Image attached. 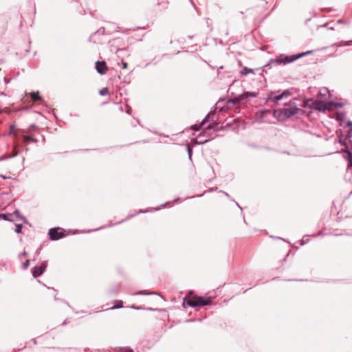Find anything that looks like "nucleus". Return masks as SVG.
<instances>
[{
	"instance_id": "nucleus-40",
	"label": "nucleus",
	"mask_w": 352,
	"mask_h": 352,
	"mask_svg": "<svg viewBox=\"0 0 352 352\" xmlns=\"http://www.w3.org/2000/svg\"><path fill=\"white\" fill-rule=\"evenodd\" d=\"M1 218H2L4 220L7 219L6 215L5 214H1Z\"/></svg>"
},
{
	"instance_id": "nucleus-60",
	"label": "nucleus",
	"mask_w": 352,
	"mask_h": 352,
	"mask_svg": "<svg viewBox=\"0 0 352 352\" xmlns=\"http://www.w3.org/2000/svg\"><path fill=\"white\" fill-rule=\"evenodd\" d=\"M304 244H305V242L303 241H302L301 245H304Z\"/></svg>"
},
{
	"instance_id": "nucleus-56",
	"label": "nucleus",
	"mask_w": 352,
	"mask_h": 352,
	"mask_svg": "<svg viewBox=\"0 0 352 352\" xmlns=\"http://www.w3.org/2000/svg\"><path fill=\"white\" fill-rule=\"evenodd\" d=\"M215 189H217V187H215V188H211V190H215Z\"/></svg>"
},
{
	"instance_id": "nucleus-6",
	"label": "nucleus",
	"mask_w": 352,
	"mask_h": 352,
	"mask_svg": "<svg viewBox=\"0 0 352 352\" xmlns=\"http://www.w3.org/2000/svg\"><path fill=\"white\" fill-rule=\"evenodd\" d=\"M312 109L318 110L319 111L324 112L327 111V107L325 106V102L322 100H314L313 102Z\"/></svg>"
},
{
	"instance_id": "nucleus-9",
	"label": "nucleus",
	"mask_w": 352,
	"mask_h": 352,
	"mask_svg": "<svg viewBox=\"0 0 352 352\" xmlns=\"http://www.w3.org/2000/svg\"><path fill=\"white\" fill-rule=\"evenodd\" d=\"M314 101V100L311 99V98L304 100L302 102V107H305V108H309L310 109H312V106L314 105L313 104Z\"/></svg>"
},
{
	"instance_id": "nucleus-52",
	"label": "nucleus",
	"mask_w": 352,
	"mask_h": 352,
	"mask_svg": "<svg viewBox=\"0 0 352 352\" xmlns=\"http://www.w3.org/2000/svg\"><path fill=\"white\" fill-rule=\"evenodd\" d=\"M0 177H3V179H6V177H5V176H4V175H0Z\"/></svg>"
},
{
	"instance_id": "nucleus-36",
	"label": "nucleus",
	"mask_w": 352,
	"mask_h": 352,
	"mask_svg": "<svg viewBox=\"0 0 352 352\" xmlns=\"http://www.w3.org/2000/svg\"><path fill=\"white\" fill-rule=\"evenodd\" d=\"M36 128V125L34 124H31L29 127H28V131H32L34 130H35V129Z\"/></svg>"
},
{
	"instance_id": "nucleus-20",
	"label": "nucleus",
	"mask_w": 352,
	"mask_h": 352,
	"mask_svg": "<svg viewBox=\"0 0 352 352\" xmlns=\"http://www.w3.org/2000/svg\"><path fill=\"white\" fill-rule=\"evenodd\" d=\"M278 60V58L276 59H271L269 63L265 65V67H268L274 65V64H278V61H276Z\"/></svg>"
},
{
	"instance_id": "nucleus-17",
	"label": "nucleus",
	"mask_w": 352,
	"mask_h": 352,
	"mask_svg": "<svg viewBox=\"0 0 352 352\" xmlns=\"http://www.w3.org/2000/svg\"><path fill=\"white\" fill-rule=\"evenodd\" d=\"M99 94L101 96H106L109 94V89L107 87H104L99 91Z\"/></svg>"
},
{
	"instance_id": "nucleus-53",
	"label": "nucleus",
	"mask_w": 352,
	"mask_h": 352,
	"mask_svg": "<svg viewBox=\"0 0 352 352\" xmlns=\"http://www.w3.org/2000/svg\"><path fill=\"white\" fill-rule=\"evenodd\" d=\"M179 198L175 199L173 201V202H177V201H179Z\"/></svg>"
},
{
	"instance_id": "nucleus-13",
	"label": "nucleus",
	"mask_w": 352,
	"mask_h": 352,
	"mask_svg": "<svg viewBox=\"0 0 352 352\" xmlns=\"http://www.w3.org/2000/svg\"><path fill=\"white\" fill-rule=\"evenodd\" d=\"M241 75L245 76L248 74H254V70L251 68H248L247 67H243L242 70L241 71Z\"/></svg>"
},
{
	"instance_id": "nucleus-33",
	"label": "nucleus",
	"mask_w": 352,
	"mask_h": 352,
	"mask_svg": "<svg viewBox=\"0 0 352 352\" xmlns=\"http://www.w3.org/2000/svg\"><path fill=\"white\" fill-rule=\"evenodd\" d=\"M14 214H15L16 217L21 218V219H23L24 221L25 220V219L23 217H20V212L18 210H16L14 212Z\"/></svg>"
},
{
	"instance_id": "nucleus-22",
	"label": "nucleus",
	"mask_w": 352,
	"mask_h": 352,
	"mask_svg": "<svg viewBox=\"0 0 352 352\" xmlns=\"http://www.w3.org/2000/svg\"><path fill=\"white\" fill-rule=\"evenodd\" d=\"M283 98L282 96V94H278V95L275 96L274 98H272V100L274 101V102H278L279 100H280Z\"/></svg>"
},
{
	"instance_id": "nucleus-58",
	"label": "nucleus",
	"mask_w": 352,
	"mask_h": 352,
	"mask_svg": "<svg viewBox=\"0 0 352 352\" xmlns=\"http://www.w3.org/2000/svg\"><path fill=\"white\" fill-rule=\"evenodd\" d=\"M123 221H118V223H116V224H118V223H120L121 222H122Z\"/></svg>"
},
{
	"instance_id": "nucleus-31",
	"label": "nucleus",
	"mask_w": 352,
	"mask_h": 352,
	"mask_svg": "<svg viewBox=\"0 0 352 352\" xmlns=\"http://www.w3.org/2000/svg\"><path fill=\"white\" fill-rule=\"evenodd\" d=\"M30 265V261L29 260H26L23 263V268L24 270L27 269L28 267Z\"/></svg>"
},
{
	"instance_id": "nucleus-4",
	"label": "nucleus",
	"mask_w": 352,
	"mask_h": 352,
	"mask_svg": "<svg viewBox=\"0 0 352 352\" xmlns=\"http://www.w3.org/2000/svg\"><path fill=\"white\" fill-rule=\"evenodd\" d=\"M47 261L43 262L40 266H35L32 269V274L34 278L40 276L46 270Z\"/></svg>"
},
{
	"instance_id": "nucleus-61",
	"label": "nucleus",
	"mask_w": 352,
	"mask_h": 352,
	"mask_svg": "<svg viewBox=\"0 0 352 352\" xmlns=\"http://www.w3.org/2000/svg\"><path fill=\"white\" fill-rule=\"evenodd\" d=\"M188 38H192V36H188Z\"/></svg>"
},
{
	"instance_id": "nucleus-39",
	"label": "nucleus",
	"mask_w": 352,
	"mask_h": 352,
	"mask_svg": "<svg viewBox=\"0 0 352 352\" xmlns=\"http://www.w3.org/2000/svg\"><path fill=\"white\" fill-rule=\"evenodd\" d=\"M26 255H27V252H26L25 251H24V252H21V253L19 255V257H21V256H26Z\"/></svg>"
},
{
	"instance_id": "nucleus-59",
	"label": "nucleus",
	"mask_w": 352,
	"mask_h": 352,
	"mask_svg": "<svg viewBox=\"0 0 352 352\" xmlns=\"http://www.w3.org/2000/svg\"><path fill=\"white\" fill-rule=\"evenodd\" d=\"M191 3H192V5H193V6H195V4L192 1V0H190Z\"/></svg>"
},
{
	"instance_id": "nucleus-8",
	"label": "nucleus",
	"mask_w": 352,
	"mask_h": 352,
	"mask_svg": "<svg viewBox=\"0 0 352 352\" xmlns=\"http://www.w3.org/2000/svg\"><path fill=\"white\" fill-rule=\"evenodd\" d=\"M344 152L346 153L344 157L348 161V168H352V152L349 151L348 146L344 148Z\"/></svg>"
},
{
	"instance_id": "nucleus-55",
	"label": "nucleus",
	"mask_w": 352,
	"mask_h": 352,
	"mask_svg": "<svg viewBox=\"0 0 352 352\" xmlns=\"http://www.w3.org/2000/svg\"><path fill=\"white\" fill-rule=\"evenodd\" d=\"M215 189H217V187H215V188H211V190H215Z\"/></svg>"
},
{
	"instance_id": "nucleus-46",
	"label": "nucleus",
	"mask_w": 352,
	"mask_h": 352,
	"mask_svg": "<svg viewBox=\"0 0 352 352\" xmlns=\"http://www.w3.org/2000/svg\"><path fill=\"white\" fill-rule=\"evenodd\" d=\"M220 192L223 193L224 195H226V196H227L228 197H230L229 195L226 192H225V191H220Z\"/></svg>"
},
{
	"instance_id": "nucleus-19",
	"label": "nucleus",
	"mask_w": 352,
	"mask_h": 352,
	"mask_svg": "<svg viewBox=\"0 0 352 352\" xmlns=\"http://www.w3.org/2000/svg\"><path fill=\"white\" fill-rule=\"evenodd\" d=\"M210 112L208 113L206 116L204 118V119L201 122L200 124L201 125V126L203 125H204L206 122H208L210 120Z\"/></svg>"
},
{
	"instance_id": "nucleus-57",
	"label": "nucleus",
	"mask_w": 352,
	"mask_h": 352,
	"mask_svg": "<svg viewBox=\"0 0 352 352\" xmlns=\"http://www.w3.org/2000/svg\"><path fill=\"white\" fill-rule=\"evenodd\" d=\"M169 204V202H166V204H162V206H165L166 204Z\"/></svg>"
},
{
	"instance_id": "nucleus-26",
	"label": "nucleus",
	"mask_w": 352,
	"mask_h": 352,
	"mask_svg": "<svg viewBox=\"0 0 352 352\" xmlns=\"http://www.w3.org/2000/svg\"><path fill=\"white\" fill-rule=\"evenodd\" d=\"M201 125L199 124H194V125H192L191 126V129L195 131H199V129H201Z\"/></svg>"
},
{
	"instance_id": "nucleus-16",
	"label": "nucleus",
	"mask_w": 352,
	"mask_h": 352,
	"mask_svg": "<svg viewBox=\"0 0 352 352\" xmlns=\"http://www.w3.org/2000/svg\"><path fill=\"white\" fill-rule=\"evenodd\" d=\"M282 96L283 98H286L289 97L292 95V92L289 89L284 90L282 93Z\"/></svg>"
},
{
	"instance_id": "nucleus-48",
	"label": "nucleus",
	"mask_w": 352,
	"mask_h": 352,
	"mask_svg": "<svg viewBox=\"0 0 352 352\" xmlns=\"http://www.w3.org/2000/svg\"><path fill=\"white\" fill-rule=\"evenodd\" d=\"M132 307H133V309H137V310H139V309H141V308H140V307H135V306H133Z\"/></svg>"
},
{
	"instance_id": "nucleus-23",
	"label": "nucleus",
	"mask_w": 352,
	"mask_h": 352,
	"mask_svg": "<svg viewBox=\"0 0 352 352\" xmlns=\"http://www.w3.org/2000/svg\"><path fill=\"white\" fill-rule=\"evenodd\" d=\"M206 129H215L217 130V124L212 123L207 126Z\"/></svg>"
},
{
	"instance_id": "nucleus-51",
	"label": "nucleus",
	"mask_w": 352,
	"mask_h": 352,
	"mask_svg": "<svg viewBox=\"0 0 352 352\" xmlns=\"http://www.w3.org/2000/svg\"><path fill=\"white\" fill-rule=\"evenodd\" d=\"M98 229H96V230H89L88 231H87L86 232H91L92 231H94V230H98Z\"/></svg>"
},
{
	"instance_id": "nucleus-24",
	"label": "nucleus",
	"mask_w": 352,
	"mask_h": 352,
	"mask_svg": "<svg viewBox=\"0 0 352 352\" xmlns=\"http://www.w3.org/2000/svg\"><path fill=\"white\" fill-rule=\"evenodd\" d=\"M17 155H18V152L17 151H14L10 155H3V158H12V157H16Z\"/></svg>"
},
{
	"instance_id": "nucleus-45",
	"label": "nucleus",
	"mask_w": 352,
	"mask_h": 352,
	"mask_svg": "<svg viewBox=\"0 0 352 352\" xmlns=\"http://www.w3.org/2000/svg\"><path fill=\"white\" fill-rule=\"evenodd\" d=\"M146 212V211H145V210H140L137 212V214L145 213Z\"/></svg>"
},
{
	"instance_id": "nucleus-28",
	"label": "nucleus",
	"mask_w": 352,
	"mask_h": 352,
	"mask_svg": "<svg viewBox=\"0 0 352 352\" xmlns=\"http://www.w3.org/2000/svg\"><path fill=\"white\" fill-rule=\"evenodd\" d=\"M245 98H248V97H256L257 94L256 93H254V92H245Z\"/></svg>"
},
{
	"instance_id": "nucleus-1",
	"label": "nucleus",
	"mask_w": 352,
	"mask_h": 352,
	"mask_svg": "<svg viewBox=\"0 0 352 352\" xmlns=\"http://www.w3.org/2000/svg\"><path fill=\"white\" fill-rule=\"evenodd\" d=\"M300 113L302 114L304 111L300 108L289 106L286 108L275 110L274 116L278 120L285 121Z\"/></svg>"
},
{
	"instance_id": "nucleus-37",
	"label": "nucleus",
	"mask_w": 352,
	"mask_h": 352,
	"mask_svg": "<svg viewBox=\"0 0 352 352\" xmlns=\"http://www.w3.org/2000/svg\"><path fill=\"white\" fill-rule=\"evenodd\" d=\"M206 19V23L208 24V27L209 28V30L211 31L212 30V28L210 26L209 23H208V21H209V19L207 18Z\"/></svg>"
},
{
	"instance_id": "nucleus-38",
	"label": "nucleus",
	"mask_w": 352,
	"mask_h": 352,
	"mask_svg": "<svg viewBox=\"0 0 352 352\" xmlns=\"http://www.w3.org/2000/svg\"><path fill=\"white\" fill-rule=\"evenodd\" d=\"M10 133H12L15 129V126L14 125H10Z\"/></svg>"
},
{
	"instance_id": "nucleus-44",
	"label": "nucleus",
	"mask_w": 352,
	"mask_h": 352,
	"mask_svg": "<svg viewBox=\"0 0 352 352\" xmlns=\"http://www.w3.org/2000/svg\"><path fill=\"white\" fill-rule=\"evenodd\" d=\"M126 113H127L128 114H131V109L130 107H129V108L127 109V110H126Z\"/></svg>"
},
{
	"instance_id": "nucleus-62",
	"label": "nucleus",
	"mask_w": 352,
	"mask_h": 352,
	"mask_svg": "<svg viewBox=\"0 0 352 352\" xmlns=\"http://www.w3.org/2000/svg\"><path fill=\"white\" fill-rule=\"evenodd\" d=\"M54 300H58V298L55 296V297H54Z\"/></svg>"
},
{
	"instance_id": "nucleus-18",
	"label": "nucleus",
	"mask_w": 352,
	"mask_h": 352,
	"mask_svg": "<svg viewBox=\"0 0 352 352\" xmlns=\"http://www.w3.org/2000/svg\"><path fill=\"white\" fill-rule=\"evenodd\" d=\"M210 112L208 113L206 116L204 118V119L201 122L200 124L201 125V126L203 125H204L206 122H208L210 120Z\"/></svg>"
},
{
	"instance_id": "nucleus-32",
	"label": "nucleus",
	"mask_w": 352,
	"mask_h": 352,
	"mask_svg": "<svg viewBox=\"0 0 352 352\" xmlns=\"http://www.w3.org/2000/svg\"><path fill=\"white\" fill-rule=\"evenodd\" d=\"M96 34H104V28H100V29H98V30L96 32Z\"/></svg>"
},
{
	"instance_id": "nucleus-47",
	"label": "nucleus",
	"mask_w": 352,
	"mask_h": 352,
	"mask_svg": "<svg viewBox=\"0 0 352 352\" xmlns=\"http://www.w3.org/2000/svg\"><path fill=\"white\" fill-rule=\"evenodd\" d=\"M233 201L235 203V204H236V206H237V207H239L241 210H242V208L240 207V206L239 205V204L236 201H235L234 200H233Z\"/></svg>"
},
{
	"instance_id": "nucleus-34",
	"label": "nucleus",
	"mask_w": 352,
	"mask_h": 352,
	"mask_svg": "<svg viewBox=\"0 0 352 352\" xmlns=\"http://www.w3.org/2000/svg\"><path fill=\"white\" fill-rule=\"evenodd\" d=\"M339 137H340V140H339V142H340V144L341 145H342V146H345V148H346V146H348L346 145V141H345V140H342L341 139V136H340V135Z\"/></svg>"
},
{
	"instance_id": "nucleus-14",
	"label": "nucleus",
	"mask_w": 352,
	"mask_h": 352,
	"mask_svg": "<svg viewBox=\"0 0 352 352\" xmlns=\"http://www.w3.org/2000/svg\"><path fill=\"white\" fill-rule=\"evenodd\" d=\"M23 141L25 142H32L33 143H36L37 142V140L36 138H32V136H30V135H24L23 136Z\"/></svg>"
},
{
	"instance_id": "nucleus-43",
	"label": "nucleus",
	"mask_w": 352,
	"mask_h": 352,
	"mask_svg": "<svg viewBox=\"0 0 352 352\" xmlns=\"http://www.w3.org/2000/svg\"><path fill=\"white\" fill-rule=\"evenodd\" d=\"M205 134H206V133H205V132L201 133H200V134L198 135V137H197V138H200L201 136H205Z\"/></svg>"
},
{
	"instance_id": "nucleus-35",
	"label": "nucleus",
	"mask_w": 352,
	"mask_h": 352,
	"mask_svg": "<svg viewBox=\"0 0 352 352\" xmlns=\"http://www.w3.org/2000/svg\"><path fill=\"white\" fill-rule=\"evenodd\" d=\"M207 142H208L207 140H204V141L195 140L194 144H205Z\"/></svg>"
},
{
	"instance_id": "nucleus-41",
	"label": "nucleus",
	"mask_w": 352,
	"mask_h": 352,
	"mask_svg": "<svg viewBox=\"0 0 352 352\" xmlns=\"http://www.w3.org/2000/svg\"><path fill=\"white\" fill-rule=\"evenodd\" d=\"M337 23L342 24V23H344L345 22L343 20H342V19H339V20H338Z\"/></svg>"
},
{
	"instance_id": "nucleus-2",
	"label": "nucleus",
	"mask_w": 352,
	"mask_h": 352,
	"mask_svg": "<svg viewBox=\"0 0 352 352\" xmlns=\"http://www.w3.org/2000/svg\"><path fill=\"white\" fill-rule=\"evenodd\" d=\"M211 301L212 299L210 297L203 298L201 296H196L188 299L186 303L190 307H196L208 305L211 303Z\"/></svg>"
},
{
	"instance_id": "nucleus-21",
	"label": "nucleus",
	"mask_w": 352,
	"mask_h": 352,
	"mask_svg": "<svg viewBox=\"0 0 352 352\" xmlns=\"http://www.w3.org/2000/svg\"><path fill=\"white\" fill-rule=\"evenodd\" d=\"M186 148H187V152H188V157L191 160L192 149V148L190 147V146L188 144H186Z\"/></svg>"
},
{
	"instance_id": "nucleus-10",
	"label": "nucleus",
	"mask_w": 352,
	"mask_h": 352,
	"mask_svg": "<svg viewBox=\"0 0 352 352\" xmlns=\"http://www.w3.org/2000/svg\"><path fill=\"white\" fill-rule=\"evenodd\" d=\"M29 95L33 102H36V101L41 100L42 99V98L39 95L38 91L31 92L29 94Z\"/></svg>"
},
{
	"instance_id": "nucleus-27",
	"label": "nucleus",
	"mask_w": 352,
	"mask_h": 352,
	"mask_svg": "<svg viewBox=\"0 0 352 352\" xmlns=\"http://www.w3.org/2000/svg\"><path fill=\"white\" fill-rule=\"evenodd\" d=\"M122 301H118L116 305H114L113 307H111V309H119V308H121L122 307Z\"/></svg>"
},
{
	"instance_id": "nucleus-5",
	"label": "nucleus",
	"mask_w": 352,
	"mask_h": 352,
	"mask_svg": "<svg viewBox=\"0 0 352 352\" xmlns=\"http://www.w3.org/2000/svg\"><path fill=\"white\" fill-rule=\"evenodd\" d=\"M59 228H52L49 230V237L52 241H56L63 236V234L59 232Z\"/></svg>"
},
{
	"instance_id": "nucleus-29",
	"label": "nucleus",
	"mask_w": 352,
	"mask_h": 352,
	"mask_svg": "<svg viewBox=\"0 0 352 352\" xmlns=\"http://www.w3.org/2000/svg\"><path fill=\"white\" fill-rule=\"evenodd\" d=\"M155 292H150V293H145L144 291H140L138 292L135 294L137 295H151V294H155Z\"/></svg>"
},
{
	"instance_id": "nucleus-30",
	"label": "nucleus",
	"mask_w": 352,
	"mask_h": 352,
	"mask_svg": "<svg viewBox=\"0 0 352 352\" xmlns=\"http://www.w3.org/2000/svg\"><path fill=\"white\" fill-rule=\"evenodd\" d=\"M343 107V103L341 102H334V108L337 109L338 108H341Z\"/></svg>"
},
{
	"instance_id": "nucleus-12",
	"label": "nucleus",
	"mask_w": 352,
	"mask_h": 352,
	"mask_svg": "<svg viewBox=\"0 0 352 352\" xmlns=\"http://www.w3.org/2000/svg\"><path fill=\"white\" fill-rule=\"evenodd\" d=\"M244 98V96L243 95H239L238 96L232 98V99H230L229 101H228V103H230V104H239L241 102V101Z\"/></svg>"
},
{
	"instance_id": "nucleus-15",
	"label": "nucleus",
	"mask_w": 352,
	"mask_h": 352,
	"mask_svg": "<svg viewBox=\"0 0 352 352\" xmlns=\"http://www.w3.org/2000/svg\"><path fill=\"white\" fill-rule=\"evenodd\" d=\"M325 106L327 107V110H328V111H331V110L335 109L334 102H325Z\"/></svg>"
},
{
	"instance_id": "nucleus-25",
	"label": "nucleus",
	"mask_w": 352,
	"mask_h": 352,
	"mask_svg": "<svg viewBox=\"0 0 352 352\" xmlns=\"http://www.w3.org/2000/svg\"><path fill=\"white\" fill-rule=\"evenodd\" d=\"M22 228H23V225L22 224H16V228H15V232L16 233H21Z\"/></svg>"
},
{
	"instance_id": "nucleus-3",
	"label": "nucleus",
	"mask_w": 352,
	"mask_h": 352,
	"mask_svg": "<svg viewBox=\"0 0 352 352\" xmlns=\"http://www.w3.org/2000/svg\"><path fill=\"white\" fill-rule=\"evenodd\" d=\"M311 51H307L305 52H302L298 54L291 55V56H284L283 54L278 56V60L276 61H278V64H283L287 65L290 63H292L297 59L305 56L306 54H310Z\"/></svg>"
},
{
	"instance_id": "nucleus-50",
	"label": "nucleus",
	"mask_w": 352,
	"mask_h": 352,
	"mask_svg": "<svg viewBox=\"0 0 352 352\" xmlns=\"http://www.w3.org/2000/svg\"><path fill=\"white\" fill-rule=\"evenodd\" d=\"M32 342L34 344H36V340L35 338L32 340Z\"/></svg>"
},
{
	"instance_id": "nucleus-49",
	"label": "nucleus",
	"mask_w": 352,
	"mask_h": 352,
	"mask_svg": "<svg viewBox=\"0 0 352 352\" xmlns=\"http://www.w3.org/2000/svg\"><path fill=\"white\" fill-rule=\"evenodd\" d=\"M41 249H38L36 252V254L38 255L40 254Z\"/></svg>"
},
{
	"instance_id": "nucleus-11",
	"label": "nucleus",
	"mask_w": 352,
	"mask_h": 352,
	"mask_svg": "<svg viewBox=\"0 0 352 352\" xmlns=\"http://www.w3.org/2000/svg\"><path fill=\"white\" fill-rule=\"evenodd\" d=\"M346 126L349 128L348 131V134L346 137V140H349L350 142H352L351 138H352V121L349 120L346 122Z\"/></svg>"
},
{
	"instance_id": "nucleus-54",
	"label": "nucleus",
	"mask_w": 352,
	"mask_h": 352,
	"mask_svg": "<svg viewBox=\"0 0 352 352\" xmlns=\"http://www.w3.org/2000/svg\"><path fill=\"white\" fill-rule=\"evenodd\" d=\"M215 189H217V187H215V188H211V190H215Z\"/></svg>"
},
{
	"instance_id": "nucleus-42",
	"label": "nucleus",
	"mask_w": 352,
	"mask_h": 352,
	"mask_svg": "<svg viewBox=\"0 0 352 352\" xmlns=\"http://www.w3.org/2000/svg\"><path fill=\"white\" fill-rule=\"evenodd\" d=\"M127 63L125 62H122V68H126Z\"/></svg>"
},
{
	"instance_id": "nucleus-7",
	"label": "nucleus",
	"mask_w": 352,
	"mask_h": 352,
	"mask_svg": "<svg viewBox=\"0 0 352 352\" xmlns=\"http://www.w3.org/2000/svg\"><path fill=\"white\" fill-rule=\"evenodd\" d=\"M96 69L100 74H105L107 71V66L105 61H96Z\"/></svg>"
}]
</instances>
